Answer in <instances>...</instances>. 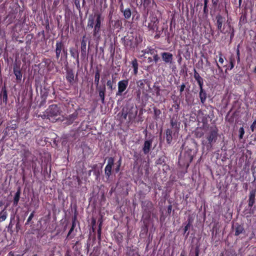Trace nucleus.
I'll use <instances>...</instances> for the list:
<instances>
[{
	"instance_id": "f257e3e1",
	"label": "nucleus",
	"mask_w": 256,
	"mask_h": 256,
	"mask_svg": "<svg viewBox=\"0 0 256 256\" xmlns=\"http://www.w3.org/2000/svg\"><path fill=\"white\" fill-rule=\"evenodd\" d=\"M62 110L56 105H52L47 109L46 114L44 115V118L46 116L50 120L54 122L60 119Z\"/></svg>"
},
{
	"instance_id": "f03ea898",
	"label": "nucleus",
	"mask_w": 256,
	"mask_h": 256,
	"mask_svg": "<svg viewBox=\"0 0 256 256\" xmlns=\"http://www.w3.org/2000/svg\"><path fill=\"white\" fill-rule=\"evenodd\" d=\"M104 18L101 14L96 12L92 16H89L88 22V26L92 28L94 26H101L104 21Z\"/></svg>"
},
{
	"instance_id": "7ed1b4c3",
	"label": "nucleus",
	"mask_w": 256,
	"mask_h": 256,
	"mask_svg": "<svg viewBox=\"0 0 256 256\" xmlns=\"http://www.w3.org/2000/svg\"><path fill=\"white\" fill-rule=\"evenodd\" d=\"M150 22L148 23V28L150 30L156 31L158 28V20L157 17L152 14L150 17Z\"/></svg>"
},
{
	"instance_id": "20e7f679",
	"label": "nucleus",
	"mask_w": 256,
	"mask_h": 256,
	"mask_svg": "<svg viewBox=\"0 0 256 256\" xmlns=\"http://www.w3.org/2000/svg\"><path fill=\"white\" fill-rule=\"evenodd\" d=\"M216 26L218 30L226 34L228 32V30L225 29L224 25L222 26V24L225 22V18L220 15L216 16Z\"/></svg>"
},
{
	"instance_id": "39448f33",
	"label": "nucleus",
	"mask_w": 256,
	"mask_h": 256,
	"mask_svg": "<svg viewBox=\"0 0 256 256\" xmlns=\"http://www.w3.org/2000/svg\"><path fill=\"white\" fill-rule=\"evenodd\" d=\"M128 84V80H120L118 82V91L116 96H121L122 93L126 90Z\"/></svg>"
},
{
	"instance_id": "423d86ee",
	"label": "nucleus",
	"mask_w": 256,
	"mask_h": 256,
	"mask_svg": "<svg viewBox=\"0 0 256 256\" xmlns=\"http://www.w3.org/2000/svg\"><path fill=\"white\" fill-rule=\"evenodd\" d=\"M114 160L112 158L108 159V164L105 168V174L108 178H109L111 174L112 166L114 164Z\"/></svg>"
},
{
	"instance_id": "0eeeda50",
	"label": "nucleus",
	"mask_w": 256,
	"mask_h": 256,
	"mask_svg": "<svg viewBox=\"0 0 256 256\" xmlns=\"http://www.w3.org/2000/svg\"><path fill=\"white\" fill-rule=\"evenodd\" d=\"M138 87V90L137 92V96L138 98H140L141 94H145V92L144 90V82L142 80H140L136 82Z\"/></svg>"
},
{
	"instance_id": "6e6552de",
	"label": "nucleus",
	"mask_w": 256,
	"mask_h": 256,
	"mask_svg": "<svg viewBox=\"0 0 256 256\" xmlns=\"http://www.w3.org/2000/svg\"><path fill=\"white\" fill-rule=\"evenodd\" d=\"M163 60L166 63L172 64V54L169 52H163L162 54Z\"/></svg>"
},
{
	"instance_id": "1a4fd4ad",
	"label": "nucleus",
	"mask_w": 256,
	"mask_h": 256,
	"mask_svg": "<svg viewBox=\"0 0 256 256\" xmlns=\"http://www.w3.org/2000/svg\"><path fill=\"white\" fill-rule=\"evenodd\" d=\"M152 142V140H148L144 142L143 148V150L144 154H148L150 152Z\"/></svg>"
},
{
	"instance_id": "9d476101",
	"label": "nucleus",
	"mask_w": 256,
	"mask_h": 256,
	"mask_svg": "<svg viewBox=\"0 0 256 256\" xmlns=\"http://www.w3.org/2000/svg\"><path fill=\"white\" fill-rule=\"evenodd\" d=\"M217 138V133L215 131L212 132L208 136V140L209 143L211 144L213 142H215Z\"/></svg>"
},
{
	"instance_id": "9b49d317",
	"label": "nucleus",
	"mask_w": 256,
	"mask_h": 256,
	"mask_svg": "<svg viewBox=\"0 0 256 256\" xmlns=\"http://www.w3.org/2000/svg\"><path fill=\"white\" fill-rule=\"evenodd\" d=\"M200 90V97L202 103H204L206 99V92H204L203 89L202 88V84L199 82Z\"/></svg>"
},
{
	"instance_id": "f8f14e48",
	"label": "nucleus",
	"mask_w": 256,
	"mask_h": 256,
	"mask_svg": "<svg viewBox=\"0 0 256 256\" xmlns=\"http://www.w3.org/2000/svg\"><path fill=\"white\" fill-rule=\"evenodd\" d=\"M62 48V44L60 42H57L56 44V58H58L60 56V54L61 53Z\"/></svg>"
},
{
	"instance_id": "ddd939ff",
	"label": "nucleus",
	"mask_w": 256,
	"mask_h": 256,
	"mask_svg": "<svg viewBox=\"0 0 256 256\" xmlns=\"http://www.w3.org/2000/svg\"><path fill=\"white\" fill-rule=\"evenodd\" d=\"M255 200V192H250L249 200H248V206H252L254 203Z\"/></svg>"
},
{
	"instance_id": "4468645a",
	"label": "nucleus",
	"mask_w": 256,
	"mask_h": 256,
	"mask_svg": "<svg viewBox=\"0 0 256 256\" xmlns=\"http://www.w3.org/2000/svg\"><path fill=\"white\" fill-rule=\"evenodd\" d=\"M5 208L1 212H0V222H3L6 220L7 217V212Z\"/></svg>"
},
{
	"instance_id": "2eb2a0df",
	"label": "nucleus",
	"mask_w": 256,
	"mask_h": 256,
	"mask_svg": "<svg viewBox=\"0 0 256 256\" xmlns=\"http://www.w3.org/2000/svg\"><path fill=\"white\" fill-rule=\"evenodd\" d=\"M124 14V18L126 19H128L130 18L132 15L131 10L130 8H128L122 11Z\"/></svg>"
},
{
	"instance_id": "dca6fc26",
	"label": "nucleus",
	"mask_w": 256,
	"mask_h": 256,
	"mask_svg": "<svg viewBox=\"0 0 256 256\" xmlns=\"http://www.w3.org/2000/svg\"><path fill=\"white\" fill-rule=\"evenodd\" d=\"M166 140L168 144H170L172 140V131L168 129L166 131Z\"/></svg>"
},
{
	"instance_id": "f3484780",
	"label": "nucleus",
	"mask_w": 256,
	"mask_h": 256,
	"mask_svg": "<svg viewBox=\"0 0 256 256\" xmlns=\"http://www.w3.org/2000/svg\"><path fill=\"white\" fill-rule=\"evenodd\" d=\"M94 36H100L99 32H100V26H94Z\"/></svg>"
},
{
	"instance_id": "a211bd4d",
	"label": "nucleus",
	"mask_w": 256,
	"mask_h": 256,
	"mask_svg": "<svg viewBox=\"0 0 256 256\" xmlns=\"http://www.w3.org/2000/svg\"><path fill=\"white\" fill-rule=\"evenodd\" d=\"M20 198V191L18 190L14 196V206H16L18 204V203L19 201Z\"/></svg>"
},
{
	"instance_id": "6ab92c4d",
	"label": "nucleus",
	"mask_w": 256,
	"mask_h": 256,
	"mask_svg": "<svg viewBox=\"0 0 256 256\" xmlns=\"http://www.w3.org/2000/svg\"><path fill=\"white\" fill-rule=\"evenodd\" d=\"M243 230H244V228H243L242 226L240 225H238V226H236V228L235 234L236 236H238L241 233H242Z\"/></svg>"
},
{
	"instance_id": "aec40b11",
	"label": "nucleus",
	"mask_w": 256,
	"mask_h": 256,
	"mask_svg": "<svg viewBox=\"0 0 256 256\" xmlns=\"http://www.w3.org/2000/svg\"><path fill=\"white\" fill-rule=\"evenodd\" d=\"M104 92H105V88L100 90L99 91V96L101 98L102 101V102H104Z\"/></svg>"
},
{
	"instance_id": "412c9836",
	"label": "nucleus",
	"mask_w": 256,
	"mask_h": 256,
	"mask_svg": "<svg viewBox=\"0 0 256 256\" xmlns=\"http://www.w3.org/2000/svg\"><path fill=\"white\" fill-rule=\"evenodd\" d=\"M14 74L18 80H20L22 76L21 72L20 70L14 69Z\"/></svg>"
},
{
	"instance_id": "4be33fe9",
	"label": "nucleus",
	"mask_w": 256,
	"mask_h": 256,
	"mask_svg": "<svg viewBox=\"0 0 256 256\" xmlns=\"http://www.w3.org/2000/svg\"><path fill=\"white\" fill-rule=\"evenodd\" d=\"M100 77V76L99 72H96L95 76H94V82H95V83L96 84V86L98 85Z\"/></svg>"
},
{
	"instance_id": "5701e85b",
	"label": "nucleus",
	"mask_w": 256,
	"mask_h": 256,
	"mask_svg": "<svg viewBox=\"0 0 256 256\" xmlns=\"http://www.w3.org/2000/svg\"><path fill=\"white\" fill-rule=\"evenodd\" d=\"M85 37L84 36L82 40V50H85L86 49V41L84 40Z\"/></svg>"
},
{
	"instance_id": "b1692460",
	"label": "nucleus",
	"mask_w": 256,
	"mask_h": 256,
	"mask_svg": "<svg viewBox=\"0 0 256 256\" xmlns=\"http://www.w3.org/2000/svg\"><path fill=\"white\" fill-rule=\"evenodd\" d=\"M66 78L70 82H72L74 80L73 74H72L68 73L66 76Z\"/></svg>"
},
{
	"instance_id": "393cba45",
	"label": "nucleus",
	"mask_w": 256,
	"mask_h": 256,
	"mask_svg": "<svg viewBox=\"0 0 256 256\" xmlns=\"http://www.w3.org/2000/svg\"><path fill=\"white\" fill-rule=\"evenodd\" d=\"M106 85L110 90H112V85H113L112 81L110 80H108V82H106Z\"/></svg>"
},
{
	"instance_id": "a878e982",
	"label": "nucleus",
	"mask_w": 256,
	"mask_h": 256,
	"mask_svg": "<svg viewBox=\"0 0 256 256\" xmlns=\"http://www.w3.org/2000/svg\"><path fill=\"white\" fill-rule=\"evenodd\" d=\"M240 132V138H242L244 133V130L243 128H240L239 130Z\"/></svg>"
},
{
	"instance_id": "bb28decb",
	"label": "nucleus",
	"mask_w": 256,
	"mask_h": 256,
	"mask_svg": "<svg viewBox=\"0 0 256 256\" xmlns=\"http://www.w3.org/2000/svg\"><path fill=\"white\" fill-rule=\"evenodd\" d=\"M70 54L74 58H78V54L76 52H74L72 50H70Z\"/></svg>"
},
{
	"instance_id": "cd10ccee",
	"label": "nucleus",
	"mask_w": 256,
	"mask_h": 256,
	"mask_svg": "<svg viewBox=\"0 0 256 256\" xmlns=\"http://www.w3.org/2000/svg\"><path fill=\"white\" fill-rule=\"evenodd\" d=\"M132 65L134 68H138V64L137 62V60L136 59L132 61Z\"/></svg>"
},
{
	"instance_id": "c85d7f7f",
	"label": "nucleus",
	"mask_w": 256,
	"mask_h": 256,
	"mask_svg": "<svg viewBox=\"0 0 256 256\" xmlns=\"http://www.w3.org/2000/svg\"><path fill=\"white\" fill-rule=\"evenodd\" d=\"M256 126V120L253 122L252 124L251 125L250 128L252 132H254Z\"/></svg>"
},
{
	"instance_id": "c756f323",
	"label": "nucleus",
	"mask_w": 256,
	"mask_h": 256,
	"mask_svg": "<svg viewBox=\"0 0 256 256\" xmlns=\"http://www.w3.org/2000/svg\"><path fill=\"white\" fill-rule=\"evenodd\" d=\"M219 55H220V58H219L218 61L221 64H222L224 62V58H222V54L220 53V54Z\"/></svg>"
},
{
	"instance_id": "7c9ffc66",
	"label": "nucleus",
	"mask_w": 256,
	"mask_h": 256,
	"mask_svg": "<svg viewBox=\"0 0 256 256\" xmlns=\"http://www.w3.org/2000/svg\"><path fill=\"white\" fill-rule=\"evenodd\" d=\"M186 87V86L184 84H182L180 86V92H182L184 90V89Z\"/></svg>"
},
{
	"instance_id": "2f4dec72",
	"label": "nucleus",
	"mask_w": 256,
	"mask_h": 256,
	"mask_svg": "<svg viewBox=\"0 0 256 256\" xmlns=\"http://www.w3.org/2000/svg\"><path fill=\"white\" fill-rule=\"evenodd\" d=\"M33 216H34L33 213L30 214V215L29 217L28 218L27 222H30Z\"/></svg>"
},
{
	"instance_id": "473e14b6",
	"label": "nucleus",
	"mask_w": 256,
	"mask_h": 256,
	"mask_svg": "<svg viewBox=\"0 0 256 256\" xmlns=\"http://www.w3.org/2000/svg\"><path fill=\"white\" fill-rule=\"evenodd\" d=\"M150 3V0H144V5L148 6Z\"/></svg>"
},
{
	"instance_id": "72a5a7b5",
	"label": "nucleus",
	"mask_w": 256,
	"mask_h": 256,
	"mask_svg": "<svg viewBox=\"0 0 256 256\" xmlns=\"http://www.w3.org/2000/svg\"><path fill=\"white\" fill-rule=\"evenodd\" d=\"M74 222H73V224H72V226L70 228V230L69 232H68V235H70V234L72 232V231L73 230L74 228Z\"/></svg>"
},
{
	"instance_id": "f704fd0d",
	"label": "nucleus",
	"mask_w": 256,
	"mask_h": 256,
	"mask_svg": "<svg viewBox=\"0 0 256 256\" xmlns=\"http://www.w3.org/2000/svg\"><path fill=\"white\" fill-rule=\"evenodd\" d=\"M236 54H237V56H238V60L240 61V50H239L238 48L237 49Z\"/></svg>"
},
{
	"instance_id": "c9c22d12",
	"label": "nucleus",
	"mask_w": 256,
	"mask_h": 256,
	"mask_svg": "<svg viewBox=\"0 0 256 256\" xmlns=\"http://www.w3.org/2000/svg\"><path fill=\"white\" fill-rule=\"evenodd\" d=\"M154 59L156 62H157L159 59V58L158 55L156 54L154 56Z\"/></svg>"
},
{
	"instance_id": "e433bc0d",
	"label": "nucleus",
	"mask_w": 256,
	"mask_h": 256,
	"mask_svg": "<svg viewBox=\"0 0 256 256\" xmlns=\"http://www.w3.org/2000/svg\"><path fill=\"white\" fill-rule=\"evenodd\" d=\"M190 226V224H188L185 227H184V232H186L188 229L189 227Z\"/></svg>"
},
{
	"instance_id": "4c0bfd02",
	"label": "nucleus",
	"mask_w": 256,
	"mask_h": 256,
	"mask_svg": "<svg viewBox=\"0 0 256 256\" xmlns=\"http://www.w3.org/2000/svg\"><path fill=\"white\" fill-rule=\"evenodd\" d=\"M134 74H136L138 72V68H134Z\"/></svg>"
},
{
	"instance_id": "58836bf2",
	"label": "nucleus",
	"mask_w": 256,
	"mask_h": 256,
	"mask_svg": "<svg viewBox=\"0 0 256 256\" xmlns=\"http://www.w3.org/2000/svg\"><path fill=\"white\" fill-rule=\"evenodd\" d=\"M120 10L122 12V10H124V6H123V3L122 2V3H120Z\"/></svg>"
},
{
	"instance_id": "ea45409f",
	"label": "nucleus",
	"mask_w": 256,
	"mask_h": 256,
	"mask_svg": "<svg viewBox=\"0 0 256 256\" xmlns=\"http://www.w3.org/2000/svg\"><path fill=\"white\" fill-rule=\"evenodd\" d=\"M148 62L150 63L152 61V60L151 58L149 57L148 58Z\"/></svg>"
},
{
	"instance_id": "a19ab883",
	"label": "nucleus",
	"mask_w": 256,
	"mask_h": 256,
	"mask_svg": "<svg viewBox=\"0 0 256 256\" xmlns=\"http://www.w3.org/2000/svg\"><path fill=\"white\" fill-rule=\"evenodd\" d=\"M120 164H118V166L117 168L116 169V172H118L120 170Z\"/></svg>"
},
{
	"instance_id": "79ce46f5",
	"label": "nucleus",
	"mask_w": 256,
	"mask_h": 256,
	"mask_svg": "<svg viewBox=\"0 0 256 256\" xmlns=\"http://www.w3.org/2000/svg\"><path fill=\"white\" fill-rule=\"evenodd\" d=\"M234 66V63L232 61H230V68H232Z\"/></svg>"
},
{
	"instance_id": "37998d69",
	"label": "nucleus",
	"mask_w": 256,
	"mask_h": 256,
	"mask_svg": "<svg viewBox=\"0 0 256 256\" xmlns=\"http://www.w3.org/2000/svg\"><path fill=\"white\" fill-rule=\"evenodd\" d=\"M4 96L6 100L7 99V94H6V91L4 92Z\"/></svg>"
},
{
	"instance_id": "c03bdc74",
	"label": "nucleus",
	"mask_w": 256,
	"mask_h": 256,
	"mask_svg": "<svg viewBox=\"0 0 256 256\" xmlns=\"http://www.w3.org/2000/svg\"><path fill=\"white\" fill-rule=\"evenodd\" d=\"M206 0H205L204 9L206 8Z\"/></svg>"
},
{
	"instance_id": "a18cd8bd",
	"label": "nucleus",
	"mask_w": 256,
	"mask_h": 256,
	"mask_svg": "<svg viewBox=\"0 0 256 256\" xmlns=\"http://www.w3.org/2000/svg\"><path fill=\"white\" fill-rule=\"evenodd\" d=\"M119 3H122V0H118Z\"/></svg>"
},
{
	"instance_id": "49530a36",
	"label": "nucleus",
	"mask_w": 256,
	"mask_h": 256,
	"mask_svg": "<svg viewBox=\"0 0 256 256\" xmlns=\"http://www.w3.org/2000/svg\"><path fill=\"white\" fill-rule=\"evenodd\" d=\"M180 256H184V255L182 252L180 254Z\"/></svg>"
},
{
	"instance_id": "de8ad7c7",
	"label": "nucleus",
	"mask_w": 256,
	"mask_h": 256,
	"mask_svg": "<svg viewBox=\"0 0 256 256\" xmlns=\"http://www.w3.org/2000/svg\"><path fill=\"white\" fill-rule=\"evenodd\" d=\"M217 66L218 67V68L219 69H220V66H219V65H218V64H217Z\"/></svg>"
},
{
	"instance_id": "09e8293b",
	"label": "nucleus",
	"mask_w": 256,
	"mask_h": 256,
	"mask_svg": "<svg viewBox=\"0 0 256 256\" xmlns=\"http://www.w3.org/2000/svg\"><path fill=\"white\" fill-rule=\"evenodd\" d=\"M198 252H196V256H198Z\"/></svg>"
},
{
	"instance_id": "8fccbe9b",
	"label": "nucleus",
	"mask_w": 256,
	"mask_h": 256,
	"mask_svg": "<svg viewBox=\"0 0 256 256\" xmlns=\"http://www.w3.org/2000/svg\"><path fill=\"white\" fill-rule=\"evenodd\" d=\"M2 205V202H0V206H1Z\"/></svg>"
},
{
	"instance_id": "3c124183",
	"label": "nucleus",
	"mask_w": 256,
	"mask_h": 256,
	"mask_svg": "<svg viewBox=\"0 0 256 256\" xmlns=\"http://www.w3.org/2000/svg\"><path fill=\"white\" fill-rule=\"evenodd\" d=\"M254 72L256 73V68H254Z\"/></svg>"
},
{
	"instance_id": "603ef678",
	"label": "nucleus",
	"mask_w": 256,
	"mask_h": 256,
	"mask_svg": "<svg viewBox=\"0 0 256 256\" xmlns=\"http://www.w3.org/2000/svg\"><path fill=\"white\" fill-rule=\"evenodd\" d=\"M242 2V0H239V2L240 3Z\"/></svg>"
}]
</instances>
